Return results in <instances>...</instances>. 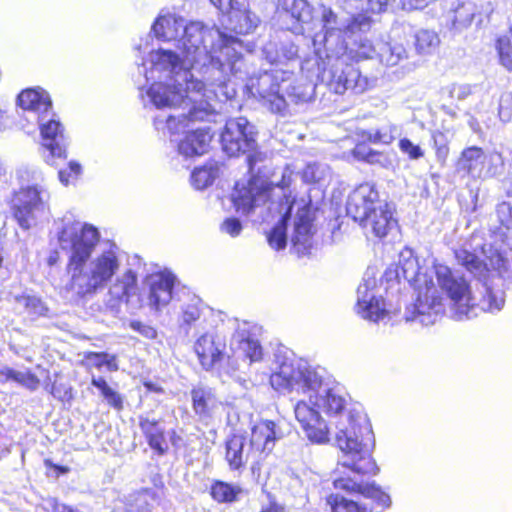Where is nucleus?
<instances>
[{"label": "nucleus", "mask_w": 512, "mask_h": 512, "mask_svg": "<svg viewBox=\"0 0 512 512\" xmlns=\"http://www.w3.org/2000/svg\"><path fill=\"white\" fill-rule=\"evenodd\" d=\"M278 391H302L304 398L294 406L295 418L306 437L313 443L324 444L334 435L341 450L339 464L358 474L378 472L371 457L372 428L367 416L357 407H348L338 386H330L306 363L284 361L270 377Z\"/></svg>", "instance_id": "obj_1"}, {"label": "nucleus", "mask_w": 512, "mask_h": 512, "mask_svg": "<svg viewBox=\"0 0 512 512\" xmlns=\"http://www.w3.org/2000/svg\"><path fill=\"white\" fill-rule=\"evenodd\" d=\"M149 63L150 70L143 69L146 81H155L146 90L149 101L158 109L182 105L188 109L187 114L169 115L165 121L156 117L157 130L167 129L171 135L184 132L192 122L209 120L217 110V101L225 102L236 96L235 86L229 78L228 62L220 53H216L208 65L222 69L223 81L208 79L206 76L210 73H205V68H194L187 58L182 61L172 50L150 52Z\"/></svg>", "instance_id": "obj_2"}, {"label": "nucleus", "mask_w": 512, "mask_h": 512, "mask_svg": "<svg viewBox=\"0 0 512 512\" xmlns=\"http://www.w3.org/2000/svg\"><path fill=\"white\" fill-rule=\"evenodd\" d=\"M152 31L158 40L175 41L187 60L194 68H205L208 79L223 81L224 74L219 67H210L216 53L225 56L231 74L242 73L244 66V43L237 37L227 35L215 27H206L201 22L186 23V20L175 14L160 15L152 26Z\"/></svg>", "instance_id": "obj_3"}, {"label": "nucleus", "mask_w": 512, "mask_h": 512, "mask_svg": "<svg viewBox=\"0 0 512 512\" xmlns=\"http://www.w3.org/2000/svg\"><path fill=\"white\" fill-rule=\"evenodd\" d=\"M457 263L464 267L475 279L476 290L458 272H453L448 266L435 264L434 270L439 287L446 293L451 301L455 317L458 320L477 316L476 310L484 312H498L505 303L504 292L494 289L489 284L490 277L497 275L490 262L467 248H458L454 251Z\"/></svg>", "instance_id": "obj_4"}, {"label": "nucleus", "mask_w": 512, "mask_h": 512, "mask_svg": "<svg viewBox=\"0 0 512 512\" xmlns=\"http://www.w3.org/2000/svg\"><path fill=\"white\" fill-rule=\"evenodd\" d=\"M18 189L12 193L10 208L18 225L28 230L34 227L46 210L47 191L41 169L20 164L14 172Z\"/></svg>", "instance_id": "obj_5"}, {"label": "nucleus", "mask_w": 512, "mask_h": 512, "mask_svg": "<svg viewBox=\"0 0 512 512\" xmlns=\"http://www.w3.org/2000/svg\"><path fill=\"white\" fill-rule=\"evenodd\" d=\"M346 210L354 221L379 238L396 225L391 207L378 199V192L369 183L361 184L351 193Z\"/></svg>", "instance_id": "obj_6"}, {"label": "nucleus", "mask_w": 512, "mask_h": 512, "mask_svg": "<svg viewBox=\"0 0 512 512\" xmlns=\"http://www.w3.org/2000/svg\"><path fill=\"white\" fill-rule=\"evenodd\" d=\"M321 20L324 32L316 34L313 38L315 51L320 56L322 48L328 51L329 57L344 54L348 47L346 39L357 33H365L371 27V19L366 14L344 18L326 6H321Z\"/></svg>", "instance_id": "obj_7"}, {"label": "nucleus", "mask_w": 512, "mask_h": 512, "mask_svg": "<svg viewBox=\"0 0 512 512\" xmlns=\"http://www.w3.org/2000/svg\"><path fill=\"white\" fill-rule=\"evenodd\" d=\"M500 226L492 232L491 242L484 244L481 254L508 285H512V200L503 201L496 207Z\"/></svg>", "instance_id": "obj_8"}, {"label": "nucleus", "mask_w": 512, "mask_h": 512, "mask_svg": "<svg viewBox=\"0 0 512 512\" xmlns=\"http://www.w3.org/2000/svg\"><path fill=\"white\" fill-rule=\"evenodd\" d=\"M120 266L119 249L115 244H109L91 258L85 268L74 273L70 278V288L79 296L94 294L107 286Z\"/></svg>", "instance_id": "obj_9"}, {"label": "nucleus", "mask_w": 512, "mask_h": 512, "mask_svg": "<svg viewBox=\"0 0 512 512\" xmlns=\"http://www.w3.org/2000/svg\"><path fill=\"white\" fill-rule=\"evenodd\" d=\"M284 197L286 198V204L288 206L281 220L267 234V241L270 247L275 250H282L286 247L288 222L293 209L296 207L297 211L293 222L294 231L291 236V242L294 246H302L305 250L310 246V239L313 234L314 213L311 203L304 199L289 203L286 195H284Z\"/></svg>", "instance_id": "obj_10"}, {"label": "nucleus", "mask_w": 512, "mask_h": 512, "mask_svg": "<svg viewBox=\"0 0 512 512\" xmlns=\"http://www.w3.org/2000/svg\"><path fill=\"white\" fill-rule=\"evenodd\" d=\"M265 160L266 155L264 153L253 152L249 154L247 163L251 177L246 183L239 181L235 185L232 200L236 211L243 215H249L255 209L264 205L270 198L273 182H269L265 176L260 175L262 166L259 164Z\"/></svg>", "instance_id": "obj_11"}, {"label": "nucleus", "mask_w": 512, "mask_h": 512, "mask_svg": "<svg viewBox=\"0 0 512 512\" xmlns=\"http://www.w3.org/2000/svg\"><path fill=\"white\" fill-rule=\"evenodd\" d=\"M328 59V66L319 74V80L330 91L342 95L347 90L354 93H363L375 83V79L362 76L360 71L350 63L346 62L343 54L328 56V51H323Z\"/></svg>", "instance_id": "obj_12"}, {"label": "nucleus", "mask_w": 512, "mask_h": 512, "mask_svg": "<svg viewBox=\"0 0 512 512\" xmlns=\"http://www.w3.org/2000/svg\"><path fill=\"white\" fill-rule=\"evenodd\" d=\"M292 76V72L283 69L264 71L258 76L250 77L246 87L272 113L285 116L290 111V104L283 93V86Z\"/></svg>", "instance_id": "obj_13"}, {"label": "nucleus", "mask_w": 512, "mask_h": 512, "mask_svg": "<svg viewBox=\"0 0 512 512\" xmlns=\"http://www.w3.org/2000/svg\"><path fill=\"white\" fill-rule=\"evenodd\" d=\"M100 240L98 229L91 224L76 223L70 231L68 264L66 267L70 278L79 269L85 268L91 259L92 252Z\"/></svg>", "instance_id": "obj_14"}, {"label": "nucleus", "mask_w": 512, "mask_h": 512, "mask_svg": "<svg viewBox=\"0 0 512 512\" xmlns=\"http://www.w3.org/2000/svg\"><path fill=\"white\" fill-rule=\"evenodd\" d=\"M40 131V153L43 161L52 167L59 168L58 178L64 183V171L60 168L64 162V127L56 115L45 118L37 123Z\"/></svg>", "instance_id": "obj_15"}, {"label": "nucleus", "mask_w": 512, "mask_h": 512, "mask_svg": "<svg viewBox=\"0 0 512 512\" xmlns=\"http://www.w3.org/2000/svg\"><path fill=\"white\" fill-rule=\"evenodd\" d=\"M257 131L245 117L230 118L220 135L222 150L230 157L251 152L256 147Z\"/></svg>", "instance_id": "obj_16"}, {"label": "nucleus", "mask_w": 512, "mask_h": 512, "mask_svg": "<svg viewBox=\"0 0 512 512\" xmlns=\"http://www.w3.org/2000/svg\"><path fill=\"white\" fill-rule=\"evenodd\" d=\"M17 105L22 111V121L26 122L23 127L27 128L28 132L35 130L40 121L54 116L51 96L39 86L22 90L18 94Z\"/></svg>", "instance_id": "obj_17"}, {"label": "nucleus", "mask_w": 512, "mask_h": 512, "mask_svg": "<svg viewBox=\"0 0 512 512\" xmlns=\"http://www.w3.org/2000/svg\"><path fill=\"white\" fill-rule=\"evenodd\" d=\"M503 166L502 155L498 152L485 154L482 148L471 146L464 149L457 161L456 169L473 179L492 177Z\"/></svg>", "instance_id": "obj_18"}, {"label": "nucleus", "mask_w": 512, "mask_h": 512, "mask_svg": "<svg viewBox=\"0 0 512 512\" xmlns=\"http://www.w3.org/2000/svg\"><path fill=\"white\" fill-rule=\"evenodd\" d=\"M355 311L371 322H379L387 317L388 310L374 276L366 274L359 284Z\"/></svg>", "instance_id": "obj_19"}, {"label": "nucleus", "mask_w": 512, "mask_h": 512, "mask_svg": "<svg viewBox=\"0 0 512 512\" xmlns=\"http://www.w3.org/2000/svg\"><path fill=\"white\" fill-rule=\"evenodd\" d=\"M444 309L443 299L432 284L426 287L425 293L419 292L413 311L407 312L406 320L418 321L424 326L433 325L443 314Z\"/></svg>", "instance_id": "obj_20"}, {"label": "nucleus", "mask_w": 512, "mask_h": 512, "mask_svg": "<svg viewBox=\"0 0 512 512\" xmlns=\"http://www.w3.org/2000/svg\"><path fill=\"white\" fill-rule=\"evenodd\" d=\"M284 436L278 425L271 420H261L251 428L250 447L252 458L260 460L269 455L277 440Z\"/></svg>", "instance_id": "obj_21"}, {"label": "nucleus", "mask_w": 512, "mask_h": 512, "mask_svg": "<svg viewBox=\"0 0 512 512\" xmlns=\"http://www.w3.org/2000/svg\"><path fill=\"white\" fill-rule=\"evenodd\" d=\"M137 287V276L132 270H127L109 287V305L116 308L125 302L132 309L140 307Z\"/></svg>", "instance_id": "obj_22"}, {"label": "nucleus", "mask_w": 512, "mask_h": 512, "mask_svg": "<svg viewBox=\"0 0 512 512\" xmlns=\"http://www.w3.org/2000/svg\"><path fill=\"white\" fill-rule=\"evenodd\" d=\"M175 277L170 273L151 275L148 278L149 295L148 305L150 308L159 311L169 304L172 299V291Z\"/></svg>", "instance_id": "obj_23"}, {"label": "nucleus", "mask_w": 512, "mask_h": 512, "mask_svg": "<svg viewBox=\"0 0 512 512\" xmlns=\"http://www.w3.org/2000/svg\"><path fill=\"white\" fill-rule=\"evenodd\" d=\"M194 350L200 364L208 371L222 359L225 344L214 334L205 333L196 340Z\"/></svg>", "instance_id": "obj_24"}, {"label": "nucleus", "mask_w": 512, "mask_h": 512, "mask_svg": "<svg viewBox=\"0 0 512 512\" xmlns=\"http://www.w3.org/2000/svg\"><path fill=\"white\" fill-rule=\"evenodd\" d=\"M333 484L336 489L370 498L382 508H389L391 506L392 501L390 496L382 491L379 486H376L374 482L364 484L357 483L351 478H334Z\"/></svg>", "instance_id": "obj_25"}, {"label": "nucleus", "mask_w": 512, "mask_h": 512, "mask_svg": "<svg viewBox=\"0 0 512 512\" xmlns=\"http://www.w3.org/2000/svg\"><path fill=\"white\" fill-rule=\"evenodd\" d=\"M262 55L270 64L287 65L297 60L298 47L290 40H269L262 47Z\"/></svg>", "instance_id": "obj_26"}, {"label": "nucleus", "mask_w": 512, "mask_h": 512, "mask_svg": "<svg viewBox=\"0 0 512 512\" xmlns=\"http://www.w3.org/2000/svg\"><path fill=\"white\" fill-rule=\"evenodd\" d=\"M239 1L235 0L236 6L227 13V27L238 34H248L258 26L259 18L248 9L247 0Z\"/></svg>", "instance_id": "obj_27"}, {"label": "nucleus", "mask_w": 512, "mask_h": 512, "mask_svg": "<svg viewBox=\"0 0 512 512\" xmlns=\"http://www.w3.org/2000/svg\"><path fill=\"white\" fill-rule=\"evenodd\" d=\"M212 136L206 127L196 128L187 132L178 144V151L185 157H193L208 151Z\"/></svg>", "instance_id": "obj_28"}, {"label": "nucleus", "mask_w": 512, "mask_h": 512, "mask_svg": "<svg viewBox=\"0 0 512 512\" xmlns=\"http://www.w3.org/2000/svg\"><path fill=\"white\" fill-rule=\"evenodd\" d=\"M252 457L250 445L247 446L246 439L242 435H233L226 442V460L230 469L240 470Z\"/></svg>", "instance_id": "obj_29"}, {"label": "nucleus", "mask_w": 512, "mask_h": 512, "mask_svg": "<svg viewBox=\"0 0 512 512\" xmlns=\"http://www.w3.org/2000/svg\"><path fill=\"white\" fill-rule=\"evenodd\" d=\"M193 410L201 420L212 416L219 406V401L213 391L208 387H197L191 391Z\"/></svg>", "instance_id": "obj_30"}, {"label": "nucleus", "mask_w": 512, "mask_h": 512, "mask_svg": "<svg viewBox=\"0 0 512 512\" xmlns=\"http://www.w3.org/2000/svg\"><path fill=\"white\" fill-rule=\"evenodd\" d=\"M315 87L311 83H303L291 81V79L283 86L286 93V100L290 104V111L287 114L297 112V106L306 104L313 98Z\"/></svg>", "instance_id": "obj_31"}, {"label": "nucleus", "mask_w": 512, "mask_h": 512, "mask_svg": "<svg viewBox=\"0 0 512 512\" xmlns=\"http://www.w3.org/2000/svg\"><path fill=\"white\" fill-rule=\"evenodd\" d=\"M282 8L287 16L296 20L297 24L289 28L295 34L302 33V25L313 18V8L306 0H283Z\"/></svg>", "instance_id": "obj_32"}, {"label": "nucleus", "mask_w": 512, "mask_h": 512, "mask_svg": "<svg viewBox=\"0 0 512 512\" xmlns=\"http://www.w3.org/2000/svg\"><path fill=\"white\" fill-rule=\"evenodd\" d=\"M139 427L148 442V445L158 455H164L168 445L164 436V428L159 425V421L140 417Z\"/></svg>", "instance_id": "obj_33"}, {"label": "nucleus", "mask_w": 512, "mask_h": 512, "mask_svg": "<svg viewBox=\"0 0 512 512\" xmlns=\"http://www.w3.org/2000/svg\"><path fill=\"white\" fill-rule=\"evenodd\" d=\"M397 278H403L409 283L420 285L422 277L417 259L412 255L410 250L400 254L399 263L396 268Z\"/></svg>", "instance_id": "obj_34"}, {"label": "nucleus", "mask_w": 512, "mask_h": 512, "mask_svg": "<svg viewBox=\"0 0 512 512\" xmlns=\"http://www.w3.org/2000/svg\"><path fill=\"white\" fill-rule=\"evenodd\" d=\"M440 44L439 34L432 29H419L414 34V48L419 56L435 54Z\"/></svg>", "instance_id": "obj_35"}, {"label": "nucleus", "mask_w": 512, "mask_h": 512, "mask_svg": "<svg viewBox=\"0 0 512 512\" xmlns=\"http://www.w3.org/2000/svg\"><path fill=\"white\" fill-rule=\"evenodd\" d=\"M377 53L380 61L387 66H396L408 58L405 46L397 42L381 44Z\"/></svg>", "instance_id": "obj_36"}, {"label": "nucleus", "mask_w": 512, "mask_h": 512, "mask_svg": "<svg viewBox=\"0 0 512 512\" xmlns=\"http://www.w3.org/2000/svg\"><path fill=\"white\" fill-rule=\"evenodd\" d=\"M220 167L217 162L211 161L204 166L195 168L191 175L192 185L198 189H204L211 185L219 175Z\"/></svg>", "instance_id": "obj_37"}, {"label": "nucleus", "mask_w": 512, "mask_h": 512, "mask_svg": "<svg viewBox=\"0 0 512 512\" xmlns=\"http://www.w3.org/2000/svg\"><path fill=\"white\" fill-rule=\"evenodd\" d=\"M453 13L452 22L456 29L468 27L477 16L473 0H459L453 9Z\"/></svg>", "instance_id": "obj_38"}, {"label": "nucleus", "mask_w": 512, "mask_h": 512, "mask_svg": "<svg viewBox=\"0 0 512 512\" xmlns=\"http://www.w3.org/2000/svg\"><path fill=\"white\" fill-rule=\"evenodd\" d=\"M15 303L18 309H23L32 320L40 316H44L47 312V307L40 298L34 295L22 294L15 296Z\"/></svg>", "instance_id": "obj_39"}, {"label": "nucleus", "mask_w": 512, "mask_h": 512, "mask_svg": "<svg viewBox=\"0 0 512 512\" xmlns=\"http://www.w3.org/2000/svg\"><path fill=\"white\" fill-rule=\"evenodd\" d=\"M92 385L97 388L101 394V396L104 398V400L107 402V404L112 407L113 409L117 411L123 410V403L124 398L123 396L118 393L116 390L111 388L107 381L101 377V376H93L91 380Z\"/></svg>", "instance_id": "obj_40"}, {"label": "nucleus", "mask_w": 512, "mask_h": 512, "mask_svg": "<svg viewBox=\"0 0 512 512\" xmlns=\"http://www.w3.org/2000/svg\"><path fill=\"white\" fill-rule=\"evenodd\" d=\"M241 489L223 481H215L211 486L212 498L220 503L233 502L236 500Z\"/></svg>", "instance_id": "obj_41"}, {"label": "nucleus", "mask_w": 512, "mask_h": 512, "mask_svg": "<svg viewBox=\"0 0 512 512\" xmlns=\"http://www.w3.org/2000/svg\"><path fill=\"white\" fill-rule=\"evenodd\" d=\"M88 363L97 369L105 367L109 372L118 371V358L115 354L107 352H88L85 356Z\"/></svg>", "instance_id": "obj_42"}, {"label": "nucleus", "mask_w": 512, "mask_h": 512, "mask_svg": "<svg viewBox=\"0 0 512 512\" xmlns=\"http://www.w3.org/2000/svg\"><path fill=\"white\" fill-rule=\"evenodd\" d=\"M326 504L331 512H366L359 504L353 500H347L339 494H331L326 498Z\"/></svg>", "instance_id": "obj_43"}, {"label": "nucleus", "mask_w": 512, "mask_h": 512, "mask_svg": "<svg viewBox=\"0 0 512 512\" xmlns=\"http://www.w3.org/2000/svg\"><path fill=\"white\" fill-rule=\"evenodd\" d=\"M302 177L307 183H321L330 177V168L322 163H309L303 170Z\"/></svg>", "instance_id": "obj_44"}, {"label": "nucleus", "mask_w": 512, "mask_h": 512, "mask_svg": "<svg viewBox=\"0 0 512 512\" xmlns=\"http://www.w3.org/2000/svg\"><path fill=\"white\" fill-rule=\"evenodd\" d=\"M495 48L498 53L500 64L512 72V44L508 37H499L496 41Z\"/></svg>", "instance_id": "obj_45"}, {"label": "nucleus", "mask_w": 512, "mask_h": 512, "mask_svg": "<svg viewBox=\"0 0 512 512\" xmlns=\"http://www.w3.org/2000/svg\"><path fill=\"white\" fill-rule=\"evenodd\" d=\"M352 155L355 159L367 162L369 164H383L382 160L384 156L381 153L372 150L370 147L363 143L357 144L354 147L352 150Z\"/></svg>", "instance_id": "obj_46"}, {"label": "nucleus", "mask_w": 512, "mask_h": 512, "mask_svg": "<svg viewBox=\"0 0 512 512\" xmlns=\"http://www.w3.org/2000/svg\"><path fill=\"white\" fill-rule=\"evenodd\" d=\"M62 250H64V228L58 230L56 239L52 238L49 242L48 256L46 258L48 266L53 267L59 263Z\"/></svg>", "instance_id": "obj_47"}, {"label": "nucleus", "mask_w": 512, "mask_h": 512, "mask_svg": "<svg viewBox=\"0 0 512 512\" xmlns=\"http://www.w3.org/2000/svg\"><path fill=\"white\" fill-rule=\"evenodd\" d=\"M200 300L198 298H192L191 302L185 304L182 307L180 316V326H191L196 320L200 318L201 310L199 307Z\"/></svg>", "instance_id": "obj_48"}, {"label": "nucleus", "mask_w": 512, "mask_h": 512, "mask_svg": "<svg viewBox=\"0 0 512 512\" xmlns=\"http://www.w3.org/2000/svg\"><path fill=\"white\" fill-rule=\"evenodd\" d=\"M392 0H353L350 8L368 13H381L385 11Z\"/></svg>", "instance_id": "obj_49"}, {"label": "nucleus", "mask_w": 512, "mask_h": 512, "mask_svg": "<svg viewBox=\"0 0 512 512\" xmlns=\"http://www.w3.org/2000/svg\"><path fill=\"white\" fill-rule=\"evenodd\" d=\"M6 373L12 377V381L31 391L39 387V379L29 370L18 371L13 369V371H7Z\"/></svg>", "instance_id": "obj_50"}, {"label": "nucleus", "mask_w": 512, "mask_h": 512, "mask_svg": "<svg viewBox=\"0 0 512 512\" xmlns=\"http://www.w3.org/2000/svg\"><path fill=\"white\" fill-rule=\"evenodd\" d=\"M396 132L397 127L395 125H389L378 130L368 132L367 139L375 144H390L394 140Z\"/></svg>", "instance_id": "obj_51"}, {"label": "nucleus", "mask_w": 512, "mask_h": 512, "mask_svg": "<svg viewBox=\"0 0 512 512\" xmlns=\"http://www.w3.org/2000/svg\"><path fill=\"white\" fill-rule=\"evenodd\" d=\"M240 349L250 363L258 362L262 359V347L257 340L247 338L240 343Z\"/></svg>", "instance_id": "obj_52"}, {"label": "nucleus", "mask_w": 512, "mask_h": 512, "mask_svg": "<svg viewBox=\"0 0 512 512\" xmlns=\"http://www.w3.org/2000/svg\"><path fill=\"white\" fill-rule=\"evenodd\" d=\"M499 118L503 123H508L512 118V93L504 92L500 96L499 100V109H498Z\"/></svg>", "instance_id": "obj_53"}, {"label": "nucleus", "mask_w": 512, "mask_h": 512, "mask_svg": "<svg viewBox=\"0 0 512 512\" xmlns=\"http://www.w3.org/2000/svg\"><path fill=\"white\" fill-rule=\"evenodd\" d=\"M433 141L437 160L441 164H444L449 154V147L446 139L442 133H435L433 134Z\"/></svg>", "instance_id": "obj_54"}, {"label": "nucleus", "mask_w": 512, "mask_h": 512, "mask_svg": "<svg viewBox=\"0 0 512 512\" xmlns=\"http://www.w3.org/2000/svg\"><path fill=\"white\" fill-rule=\"evenodd\" d=\"M399 148L403 153L407 154L409 158L412 160L420 159L424 155L423 150L420 148V146L415 145L408 138H403L399 141Z\"/></svg>", "instance_id": "obj_55"}, {"label": "nucleus", "mask_w": 512, "mask_h": 512, "mask_svg": "<svg viewBox=\"0 0 512 512\" xmlns=\"http://www.w3.org/2000/svg\"><path fill=\"white\" fill-rule=\"evenodd\" d=\"M357 33L355 36H353L351 39H353L354 44H358L359 51L358 54L365 58H371L373 53L375 52V47L372 45L371 41L367 38H362Z\"/></svg>", "instance_id": "obj_56"}, {"label": "nucleus", "mask_w": 512, "mask_h": 512, "mask_svg": "<svg viewBox=\"0 0 512 512\" xmlns=\"http://www.w3.org/2000/svg\"><path fill=\"white\" fill-rule=\"evenodd\" d=\"M130 328L146 339H155L157 337V331L154 327L144 324L140 321H131L129 324Z\"/></svg>", "instance_id": "obj_57"}, {"label": "nucleus", "mask_w": 512, "mask_h": 512, "mask_svg": "<svg viewBox=\"0 0 512 512\" xmlns=\"http://www.w3.org/2000/svg\"><path fill=\"white\" fill-rule=\"evenodd\" d=\"M475 4L476 15L482 21V17L489 18L495 9V5L491 0H473Z\"/></svg>", "instance_id": "obj_58"}, {"label": "nucleus", "mask_w": 512, "mask_h": 512, "mask_svg": "<svg viewBox=\"0 0 512 512\" xmlns=\"http://www.w3.org/2000/svg\"><path fill=\"white\" fill-rule=\"evenodd\" d=\"M221 230H222V232H224L232 237H236L242 231V224H241L240 220H238L236 218H227L221 224Z\"/></svg>", "instance_id": "obj_59"}, {"label": "nucleus", "mask_w": 512, "mask_h": 512, "mask_svg": "<svg viewBox=\"0 0 512 512\" xmlns=\"http://www.w3.org/2000/svg\"><path fill=\"white\" fill-rule=\"evenodd\" d=\"M449 94L451 98L464 100L471 94V86L467 84H453L450 87Z\"/></svg>", "instance_id": "obj_60"}, {"label": "nucleus", "mask_w": 512, "mask_h": 512, "mask_svg": "<svg viewBox=\"0 0 512 512\" xmlns=\"http://www.w3.org/2000/svg\"><path fill=\"white\" fill-rule=\"evenodd\" d=\"M69 173L66 172V186L74 184L82 175V166L76 161H70L68 164Z\"/></svg>", "instance_id": "obj_61"}, {"label": "nucleus", "mask_w": 512, "mask_h": 512, "mask_svg": "<svg viewBox=\"0 0 512 512\" xmlns=\"http://www.w3.org/2000/svg\"><path fill=\"white\" fill-rule=\"evenodd\" d=\"M216 8H218L222 13L227 14L231 9L236 6L235 0H209ZM240 2L239 0H236Z\"/></svg>", "instance_id": "obj_62"}, {"label": "nucleus", "mask_w": 512, "mask_h": 512, "mask_svg": "<svg viewBox=\"0 0 512 512\" xmlns=\"http://www.w3.org/2000/svg\"><path fill=\"white\" fill-rule=\"evenodd\" d=\"M292 174L293 173L290 168L286 167L282 172V179L279 183H277V186H279L281 189L288 187L292 181Z\"/></svg>", "instance_id": "obj_63"}, {"label": "nucleus", "mask_w": 512, "mask_h": 512, "mask_svg": "<svg viewBox=\"0 0 512 512\" xmlns=\"http://www.w3.org/2000/svg\"><path fill=\"white\" fill-rule=\"evenodd\" d=\"M260 512H285V507L275 501H270L268 505L262 507Z\"/></svg>", "instance_id": "obj_64"}]
</instances>
